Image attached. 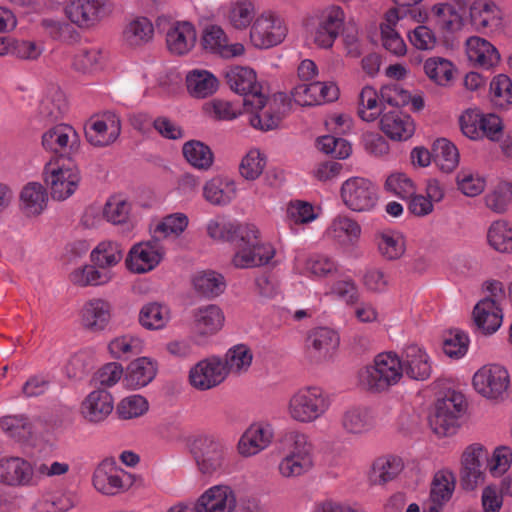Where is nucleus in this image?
<instances>
[{"label": "nucleus", "mask_w": 512, "mask_h": 512, "mask_svg": "<svg viewBox=\"0 0 512 512\" xmlns=\"http://www.w3.org/2000/svg\"><path fill=\"white\" fill-rule=\"evenodd\" d=\"M403 376L402 361L392 352L380 353L374 364L360 372V383L371 393L387 391Z\"/></svg>", "instance_id": "1"}, {"label": "nucleus", "mask_w": 512, "mask_h": 512, "mask_svg": "<svg viewBox=\"0 0 512 512\" xmlns=\"http://www.w3.org/2000/svg\"><path fill=\"white\" fill-rule=\"evenodd\" d=\"M229 87L243 96V107L246 112L265 108L267 96L262 85L257 81L256 73L249 67L234 66L225 72Z\"/></svg>", "instance_id": "2"}, {"label": "nucleus", "mask_w": 512, "mask_h": 512, "mask_svg": "<svg viewBox=\"0 0 512 512\" xmlns=\"http://www.w3.org/2000/svg\"><path fill=\"white\" fill-rule=\"evenodd\" d=\"M465 408L464 395L460 392L448 391L442 399L437 400L435 411L429 416L432 431L440 437L454 435L459 427L458 418Z\"/></svg>", "instance_id": "3"}, {"label": "nucleus", "mask_w": 512, "mask_h": 512, "mask_svg": "<svg viewBox=\"0 0 512 512\" xmlns=\"http://www.w3.org/2000/svg\"><path fill=\"white\" fill-rule=\"evenodd\" d=\"M327 406L322 390L309 387L293 395L289 402V412L294 420L309 423L319 418Z\"/></svg>", "instance_id": "4"}, {"label": "nucleus", "mask_w": 512, "mask_h": 512, "mask_svg": "<svg viewBox=\"0 0 512 512\" xmlns=\"http://www.w3.org/2000/svg\"><path fill=\"white\" fill-rule=\"evenodd\" d=\"M341 198L349 209L356 212L371 210L378 200L375 186L360 177H352L342 184Z\"/></svg>", "instance_id": "5"}, {"label": "nucleus", "mask_w": 512, "mask_h": 512, "mask_svg": "<svg viewBox=\"0 0 512 512\" xmlns=\"http://www.w3.org/2000/svg\"><path fill=\"white\" fill-rule=\"evenodd\" d=\"M488 461V452L483 445L474 443L466 447L461 456L460 485L472 491L484 481L483 465Z\"/></svg>", "instance_id": "6"}, {"label": "nucleus", "mask_w": 512, "mask_h": 512, "mask_svg": "<svg viewBox=\"0 0 512 512\" xmlns=\"http://www.w3.org/2000/svg\"><path fill=\"white\" fill-rule=\"evenodd\" d=\"M191 452L203 474L211 475L224 467L225 448L212 437L201 436L195 439Z\"/></svg>", "instance_id": "7"}, {"label": "nucleus", "mask_w": 512, "mask_h": 512, "mask_svg": "<svg viewBox=\"0 0 512 512\" xmlns=\"http://www.w3.org/2000/svg\"><path fill=\"white\" fill-rule=\"evenodd\" d=\"M293 448L279 465V471L284 477H297L309 471L313 465L312 445L307 436L298 432L291 433Z\"/></svg>", "instance_id": "8"}, {"label": "nucleus", "mask_w": 512, "mask_h": 512, "mask_svg": "<svg viewBox=\"0 0 512 512\" xmlns=\"http://www.w3.org/2000/svg\"><path fill=\"white\" fill-rule=\"evenodd\" d=\"M509 374L499 365L484 366L473 376L475 390L488 399H499L509 386Z\"/></svg>", "instance_id": "9"}, {"label": "nucleus", "mask_w": 512, "mask_h": 512, "mask_svg": "<svg viewBox=\"0 0 512 512\" xmlns=\"http://www.w3.org/2000/svg\"><path fill=\"white\" fill-rule=\"evenodd\" d=\"M345 14L339 6H329L318 15L314 42L322 48H331L343 30Z\"/></svg>", "instance_id": "10"}, {"label": "nucleus", "mask_w": 512, "mask_h": 512, "mask_svg": "<svg viewBox=\"0 0 512 512\" xmlns=\"http://www.w3.org/2000/svg\"><path fill=\"white\" fill-rule=\"evenodd\" d=\"M45 182L50 188V193L55 200H65L71 196L79 182L80 174L77 169L55 167L48 163L45 166Z\"/></svg>", "instance_id": "11"}, {"label": "nucleus", "mask_w": 512, "mask_h": 512, "mask_svg": "<svg viewBox=\"0 0 512 512\" xmlns=\"http://www.w3.org/2000/svg\"><path fill=\"white\" fill-rule=\"evenodd\" d=\"M504 14L492 0H475L470 6V19L478 32L493 33L503 29Z\"/></svg>", "instance_id": "12"}, {"label": "nucleus", "mask_w": 512, "mask_h": 512, "mask_svg": "<svg viewBox=\"0 0 512 512\" xmlns=\"http://www.w3.org/2000/svg\"><path fill=\"white\" fill-rule=\"evenodd\" d=\"M226 365L219 358L200 361L189 373L190 384L198 390L211 389L224 381Z\"/></svg>", "instance_id": "13"}, {"label": "nucleus", "mask_w": 512, "mask_h": 512, "mask_svg": "<svg viewBox=\"0 0 512 512\" xmlns=\"http://www.w3.org/2000/svg\"><path fill=\"white\" fill-rule=\"evenodd\" d=\"M292 96L295 102L301 106L318 105L323 102L337 100L339 88L333 82L315 81L310 84L302 83L293 89Z\"/></svg>", "instance_id": "14"}, {"label": "nucleus", "mask_w": 512, "mask_h": 512, "mask_svg": "<svg viewBox=\"0 0 512 512\" xmlns=\"http://www.w3.org/2000/svg\"><path fill=\"white\" fill-rule=\"evenodd\" d=\"M286 36V28L281 21L271 15L256 18L250 30V39L254 46L269 48L282 42Z\"/></svg>", "instance_id": "15"}, {"label": "nucleus", "mask_w": 512, "mask_h": 512, "mask_svg": "<svg viewBox=\"0 0 512 512\" xmlns=\"http://www.w3.org/2000/svg\"><path fill=\"white\" fill-rule=\"evenodd\" d=\"M103 7L101 0H71L65 5L64 12L73 24L88 29L101 21Z\"/></svg>", "instance_id": "16"}, {"label": "nucleus", "mask_w": 512, "mask_h": 512, "mask_svg": "<svg viewBox=\"0 0 512 512\" xmlns=\"http://www.w3.org/2000/svg\"><path fill=\"white\" fill-rule=\"evenodd\" d=\"M338 346V334L326 327L313 329L306 339L307 352L310 358L316 362L330 359Z\"/></svg>", "instance_id": "17"}, {"label": "nucleus", "mask_w": 512, "mask_h": 512, "mask_svg": "<svg viewBox=\"0 0 512 512\" xmlns=\"http://www.w3.org/2000/svg\"><path fill=\"white\" fill-rule=\"evenodd\" d=\"M472 318L477 329L484 335L495 333L503 321V311L496 299L485 297L473 308Z\"/></svg>", "instance_id": "18"}, {"label": "nucleus", "mask_w": 512, "mask_h": 512, "mask_svg": "<svg viewBox=\"0 0 512 512\" xmlns=\"http://www.w3.org/2000/svg\"><path fill=\"white\" fill-rule=\"evenodd\" d=\"M266 106L268 108L262 114L258 113L260 110L251 112L253 115L250 118V124L262 131L277 128L282 121L284 113L288 110L289 104L285 94L278 93L272 99L267 97Z\"/></svg>", "instance_id": "19"}, {"label": "nucleus", "mask_w": 512, "mask_h": 512, "mask_svg": "<svg viewBox=\"0 0 512 512\" xmlns=\"http://www.w3.org/2000/svg\"><path fill=\"white\" fill-rule=\"evenodd\" d=\"M236 506L233 490L218 485L207 490L196 502V512H232Z\"/></svg>", "instance_id": "20"}, {"label": "nucleus", "mask_w": 512, "mask_h": 512, "mask_svg": "<svg viewBox=\"0 0 512 512\" xmlns=\"http://www.w3.org/2000/svg\"><path fill=\"white\" fill-rule=\"evenodd\" d=\"M113 409V397L105 388H98L90 392L81 405L83 417L93 423L105 420Z\"/></svg>", "instance_id": "21"}, {"label": "nucleus", "mask_w": 512, "mask_h": 512, "mask_svg": "<svg viewBox=\"0 0 512 512\" xmlns=\"http://www.w3.org/2000/svg\"><path fill=\"white\" fill-rule=\"evenodd\" d=\"M196 30L190 22H177L170 27L166 34L169 51L175 55L188 53L195 45Z\"/></svg>", "instance_id": "22"}, {"label": "nucleus", "mask_w": 512, "mask_h": 512, "mask_svg": "<svg viewBox=\"0 0 512 512\" xmlns=\"http://www.w3.org/2000/svg\"><path fill=\"white\" fill-rule=\"evenodd\" d=\"M33 476V469L29 462L19 457H10L0 460V481L4 484L26 485Z\"/></svg>", "instance_id": "23"}, {"label": "nucleus", "mask_w": 512, "mask_h": 512, "mask_svg": "<svg viewBox=\"0 0 512 512\" xmlns=\"http://www.w3.org/2000/svg\"><path fill=\"white\" fill-rule=\"evenodd\" d=\"M120 134L119 120H110L108 124L104 120H90L85 126V137L95 147H105L116 141Z\"/></svg>", "instance_id": "24"}, {"label": "nucleus", "mask_w": 512, "mask_h": 512, "mask_svg": "<svg viewBox=\"0 0 512 512\" xmlns=\"http://www.w3.org/2000/svg\"><path fill=\"white\" fill-rule=\"evenodd\" d=\"M275 255V249L268 243L256 241L248 250L237 251L232 259L236 268L258 267L269 263Z\"/></svg>", "instance_id": "25"}, {"label": "nucleus", "mask_w": 512, "mask_h": 512, "mask_svg": "<svg viewBox=\"0 0 512 512\" xmlns=\"http://www.w3.org/2000/svg\"><path fill=\"white\" fill-rule=\"evenodd\" d=\"M380 128L391 139L400 141L409 139L415 130L410 116L397 111L384 113L380 119Z\"/></svg>", "instance_id": "26"}, {"label": "nucleus", "mask_w": 512, "mask_h": 512, "mask_svg": "<svg viewBox=\"0 0 512 512\" xmlns=\"http://www.w3.org/2000/svg\"><path fill=\"white\" fill-rule=\"evenodd\" d=\"M403 372L411 379L424 381L431 375V365L427 354L417 346H409L401 360Z\"/></svg>", "instance_id": "27"}, {"label": "nucleus", "mask_w": 512, "mask_h": 512, "mask_svg": "<svg viewBox=\"0 0 512 512\" xmlns=\"http://www.w3.org/2000/svg\"><path fill=\"white\" fill-rule=\"evenodd\" d=\"M467 55L470 61L489 69L500 61L497 49L486 39L472 36L467 40Z\"/></svg>", "instance_id": "28"}, {"label": "nucleus", "mask_w": 512, "mask_h": 512, "mask_svg": "<svg viewBox=\"0 0 512 512\" xmlns=\"http://www.w3.org/2000/svg\"><path fill=\"white\" fill-rule=\"evenodd\" d=\"M111 305L103 299H92L85 303L82 309V323L92 331L105 328L110 320Z\"/></svg>", "instance_id": "29"}, {"label": "nucleus", "mask_w": 512, "mask_h": 512, "mask_svg": "<svg viewBox=\"0 0 512 512\" xmlns=\"http://www.w3.org/2000/svg\"><path fill=\"white\" fill-rule=\"evenodd\" d=\"M156 372V365L149 358H138L128 365L124 381L127 387L139 389L148 385L154 379Z\"/></svg>", "instance_id": "30"}, {"label": "nucleus", "mask_w": 512, "mask_h": 512, "mask_svg": "<svg viewBox=\"0 0 512 512\" xmlns=\"http://www.w3.org/2000/svg\"><path fill=\"white\" fill-rule=\"evenodd\" d=\"M273 433L269 427L254 424L241 437L238 449L242 455L250 456L264 449L271 442Z\"/></svg>", "instance_id": "31"}, {"label": "nucleus", "mask_w": 512, "mask_h": 512, "mask_svg": "<svg viewBox=\"0 0 512 512\" xmlns=\"http://www.w3.org/2000/svg\"><path fill=\"white\" fill-rule=\"evenodd\" d=\"M78 135L75 130L65 124L52 127L42 136V145L45 149L58 153L68 146L70 149L77 142Z\"/></svg>", "instance_id": "32"}, {"label": "nucleus", "mask_w": 512, "mask_h": 512, "mask_svg": "<svg viewBox=\"0 0 512 512\" xmlns=\"http://www.w3.org/2000/svg\"><path fill=\"white\" fill-rule=\"evenodd\" d=\"M160 261L161 255L156 250L139 243L130 250L126 264L132 272L144 273L152 270Z\"/></svg>", "instance_id": "33"}, {"label": "nucleus", "mask_w": 512, "mask_h": 512, "mask_svg": "<svg viewBox=\"0 0 512 512\" xmlns=\"http://www.w3.org/2000/svg\"><path fill=\"white\" fill-rule=\"evenodd\" d=\"M154 36V27L146 17H137L130 21L123 30V39L129 47H142Z\"/></svg>", "instance_id": "34"}, {"label": "nucleus", "mask_w": 512, "mask_h": 512, "mask_svg": "<svg viewBox=\"0 0 512 512\" xmlns=\"http://www.w3.org/2000/svg\"><path fill=\"white\" fill-rule=\"evenodd\" d=\"M67 109L68 104L64 92L55 88L41 100L39 115L42 120L53 123L61 120Z\"/></svg>", "instance_id": "35"}, {"label": "nucleus", "mask_w": 512, "mask_h": 512, "mask_svg": "<svg viewBox=\"0 0 512 512\" xmlns=\"http://www.w3.org/2000/svg\"><path fill=\"white\" fill-rule=\"evenodd\" d=\"M223 322V313L216 305L199 308L194 313L195 329L201 335H210L217 332L222 327Z\"/></svg>", "instance_id": "36"}, {"label": "nucleus", "mask_w": 512, "mask_h": 512, "mask_svg": "<svg viewBox=\"0 0 512 512\" xmlns=\"http://www.w3.org/2000/svg\"><path fill=\"white\" fill-rule=\"evenodd\" d=\"M218 81L214 75L206 70H193L186 76V85L189 93L197 98H205L217 89Z\"/></svg>", "instance_id": "37"}, {"label": "nucleus", "mask_w": 512, "mask_h": 512, "mask_svg": "<svg viewBox=\"0 0 512 512\" xmlns=\"http://www.w3.org/2000/svg\"><path fill=\"white\" fill-rule=\"evenodd\" d=\"M20 199L27 216L39 215L46 206V190L39 183H29L23 188Z\"/></svg>", "instance_id": "38"}, {"label": "nucleus", "mask_w": 512, "mask_h": 512, "mask_svg": "<svg viewBox=\"0 0 512 512\" xmlns=\"http://www.w3.org/2000/svg\"><path fill=\"white\" fill-rule=\"evenodd\" d=\"M433 158L443 172L450 173L458 166L459 152L453 143L441 138L433 144Z\"/></svg>", "instance_id": "39"}, {"label": "nucleus", "mask_w": 512, "mask_h": 512, "mask_svg": "<svg viewBox=\"0 0 512 512\" xmlns=\"http://www.w3.org/2000/svg\"><path fill=\"white\" fill-rule=\"evenodd\" d=\"M402 469L403 463L400 458H379L373 463L370 481L373 484H385L393 480Z\"/></svg>", "instance_id": "40"}, {"label": "nucleus", "mask_w": 512, "mask_h": 512, "mask_svg": "<svg viewBox=\"0 0 512 512\" xmlns=\"http://www.w3.org/2000/svg\"><path fill=\"white\" fill-rule=\"evenodd\" d=\"M183 155L195 168L207 170L213 163L211 149L201 141L191 140L183 145Z\"/></svg>", "instance_id": "41"}, {"label": "nucleus", "mask_w": 512, "mask_h": 512, "mask_svg": "<svg viewBox=\"0 0 512 512\" xmlns=\"http://www.w3.org/2000/svg\"><path fill=\"white\" fill-rule=\"evenodd\" d=\"M379 98L380 95H378L373 87L366 86L362 89L359 95L358 109V115L362 120L372 122L383 113V102Z\"/></svg>", "instance_id": "42"}, {"label": "nucleus", "mask_w": 512, "mask_h": 512, "mask_svg": "<svg viewBox=\"0 0 512 512\" xmlns=\"http://www.w3.org/2000/svg\"><path fill=\"white\" fill-rule=\"evenodd\" d=\"M195 290L202 296L213 298L225 289L224 277L214 271H205L199 273L193 279Z\"/></svg>", "instance_id": "43"}, {"label": "nucleus", "mask_w": 512, "mask_h": 512, "mask_svg": "<svg viewBox=\"0 0 512 512\" xmlns=\"http://www.w3.org/2000/svg\"><path fill=\"white\" fill-rule=\"evenodd\" d=\"M455 475L448 470L438 471L431 483L430 500L447 502L450 500L455 489Z\"/></svg>", "instance_id": "44"}, {"label": "nucleus", "mask_w": 512, "mask_h": 512, "mask_svg": "<svg viewBox=\"0 0 512 512\" xmlns=\"http://www.w3.org/2000/svg\"><path fill=\"white\" fill-rule=\"evenodd\" d=\"M108 463L102 462L96 469L93 476L94 487L103 494L115 495L123 490V481L115 473L108 472L106 467Z\"/></svg>", "instance_id": "45"}, {"label": "nucleus", "mask_w": 512, "mask_h": 512, "mask_svg": "<svg viewBox=\"0 0 512 512\" xmlns=\"http://www.w3.org/2000/svg\"><path fill=\"white\" fill-rule=\"evenodd\" d=\"M453 64L444 58H429L424 63V71L426 75L436 84L445 86L453 77Z\"/></svg>", "instance_id": "46"}, {"label": "nucleus", "mask_w": 512, "mask_h": 512, "mask_svg": "<svg viewBox=\"0 0 512 512\" xmlns=\"http://www.w3.org/2000/svg\"><path fill=\"white\" fill-rule=\"evenodd\" d=\"M1 429L9 436L21 441L32 435V423L24 415H7L0 419Z\"/></svg>", "instance_id": "47"}, {"label": "nucleus", "mask_w": 512, "mask_h": 512, "mask_svg": "<svg viewBox=\"0 0 512 512\" xmlns=\"http://www.w3.org/2000/svg\"><path fill=\"white\" fill-rule=\"evenodd\" d=\"M255 15L254 3L250 0H241L231 5L228 19L235 29L243 30L250 26Z\"/></svg>", "instance_id": "48"}, {"label": "nucleus", "mask_w": 512, "mask_h": 512, "mask_svg": "<svg viewBox=\"0 0 512 512\" xmlns=\"http://www.w3.org/2000/svg\"><path fill=\"white\" fill-rule=\"evenodd\" d=\"M488 241L497 251L512 252V227L504 220L495 221L488 231Z\"/></svg>", "instance_id": "49"}, {"label": "nucleus", "mask_w": 512, "mask_h": 512, "mask_svg": "<svg viewBox=\"0 0 512 512\" xmlns=\"http://www.w3.org/2000/svg\"><path fill=\"white\" fill-rule=\"evenodd\" d=\"M122 257L120 246L113 242H102L91 253L92 262L100 268L114 266Z\"/></svg>", "instance_id": "50"}, {"label": "nucleus", "mask_w": 512, "mask_h": 512, "mask_svg": "<svg viewBox=\"0 0 512 512\" xmlns=\"http://www.w3.org/2000/svg\"><path fill=\"white\" fill-rule=\"evenodd\" d=\"M168 310L159 303H149L142 307L139 322L146 329H161L168 320Z\"/></svg>", "instance_id": "51"}, {"label": "nucleus", "mask_w": 512, "mask_h": 512, "mask_svg": "<svg viewBox=\"0 0 512 512\" xmlns=\"http://www.w3.org/2000/svg\"><path fill=\"white\" fill-rule=\"evenodd\" d=\"M433 13L438 18L441 29L453 32L462 26V15L451 3H439L433 6Z\"/></svg>", "instance_id": "52"}, {"label": "nucleus", "mask_w": 512, "mask_h": 512, "mask_svg": "<svg viewBox=\"0 0 512 512\" xmlns=\"http://www.w3.org/2000/svg\"><path fill=\"white\" fill-rule=\"evenodd\" d=\"M226 187H230L232 195L224 191L222 180L217 178L210 180L203 188L205 199L213 205H226L230 203L236 193V187L233 181H227Z\"/></svg>", "instance_id": "53"}, {"label": "nucleus", "mask_w": 512, "mask_h": 512, "mask_svg": "<svg viewBox=\"0 0 512 512\" xmlns=\"http://www.w3.org/2000/svg\"><path fill=\"white\" fill-rule=\"evenodd\" d=\"M71 282L80 287L101 285L110 279L108 272H100L93 265L74 270L70 275Z\"/></svg>", "instance_id": "54"}, {"label": "nucleus", "mask_w": 512, "mask_h": 512, "mask_svg": "<svg viewBox=\"0 0 512 512\" xmlns=\"http://www.w3.org/2000/svg\"><path fill=\"white\" fill-rule=\"evenodd\" d=\"M266 158L258 150H250L241 160L239 172L246 180H255L263 172Z\"/></svg>", "instance_id": "55"}, {"label": "nucleus", "mask_w": 512, "mask_h": 512, "mask_svg": "<svg viewBox=\"0 0 512 512\" xmlns=\"http://www.w3.org/2000/svg\"><path fill=\"white\" fill-rule=\"evenodd\" d=\"M491 99L495 105L507 107L512 103V81L504 74L495 76L490 83Z\"/></svg>", "instance_id": "56"}, {"label": "nucleus", "mask_w": 512, "mask_h": 512, "mask_svg": "<svg viewBox=\"0 0 512 512\" xmlns=\"http://www.w3.org/2000/svg\"><path fill=\"white\" fill-rule=\"evenodd\" d=\"M511 202L512 183L508 182L500 183L485 197L486 206L496 213H504Z\"/></svg>", "instance_id": "57"}, {"label": "nucleus", "mask_w": 512, "mask_h": 512, "mask_svg": "<svg viewBox=\"0 0 512 512\" xmlns=\"http://www.w3.org/2000/svg\"><path fill=\"white\" fill-rule=\"evenodd\" d=\"M231 236L229 242L234 243L237 251L248 250L259 240V230L253 224H234Z\"/></svg>", "instance_id": "58"}, {"label": "nucleus", "mask_w": 512, "mask_h": 512, "mask_svg": "<svg viewBox=\"0 0 512 512\" xmlns=\"http://www.w3.org/2000/svg\"><path fill=\"white\" fill-rule=\"evenodd\" d=\"M102 53L97 48H82L74 56L73 67L82 73L94 71L101 63Z\"/></svg>", "instance_id": "59"}, {"label": "nucleus", "mask_w": 512, "mask_h": 512, "mask_svg": "<svg viewBox=\"0 0 512 512\" xmlns=\"http://www.w3.org/2000/svg\"><path fill=\"white\" fill-rule=\"evenodd\" d=\"M318 147L325 154L338 159H345L351 153V145L347 140L331 135L318 138Z\"/></svg>", "instance_id": "60"}, {"label": "nucleus", "mask_w": 512, "mask_h": 512, "mask_svg": "<svg viewBox=\"0 0 512 512\" xmlns=\"http://www.w3.org/2000/svg\"><path fill=\"white\" fill-rule=\"evenodd\" d=\"M469 345L468 336L460 330H450L443 340V351L449 357H461Z\"/></svg>", "instance_id": "61"}, {"label": "nucleus", "mask_w": 512, "mask_h": 512, "mask_svg": "<svg viewBox=\"0 0 512 512\" xmlns=\"http://www.w3.org/2000/svg\"><path fill=\"white\" fill-rule=\"evenodd\" d=\"M148 410V402L140 395H134L121 400L116 412L122 419H131L143 415Z\"/></svg>", "instance_id": "62"}, {"label": "nucleus", "mask_w": 512, "mask_h": 512, "mask_svg": "<svg viewBox=\"0 0 512 512\" xmlns=\"http://www.w3.org/2000/svg\"><path fill=\"white\" fill-rule=\"evenodd\" d=\"M252 362V354L248 347L245 345H237L228 350L225 355L226 371L236 370L240 371L243 368H248Z\"/></svg>", "instance_id": "63"}, {"label": "nucleus", "mask_w": 512, "mask_h": 512, "mask_svg": "<svg viewBox=\"0 0 512 512\" xmlns=\"http://www.w3.org/2000/svg\"><path fill=\"white\" fill-rule=\"evenodd\" d=\"M329 231L334 238H341L345 234L352 241L360 237L361 227L347 216H338L332 221Z\"/></svg>", "instance_id": "64"}]
</instances>
